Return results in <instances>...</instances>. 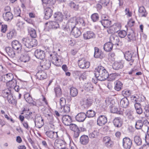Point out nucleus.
Returning <instances> with one entry per match:
<instances>
[{
  "instance_id": "nucleus-63",
  "label": "nucleus",
  "mask_w": 149,
  "mask_h": 149,
  "mask_svg": "<svg viewBox=\"0 0 149 149\" xmlns=\"http://www.w3.org/2000/svg\"><path fill=\"white\" fill-rule=\"evenodd\" d=\"M43 3V6L45 7L46 6H49L52 5V3L50 0H42Z\"/></svg>"
},
{
  "instance_id": "nucleus-44",
  "label": "nucleus",
  "mask_w": 149,
  "mask_h": 149,
  "mask_svg": "<svg viewBox=\"0 0 149 149\" xmlns=\"http://www.w3.org/2000/svg\"><path fill=\"white\" fill-rule=\"evenodd\" d=\"M144 123H145L142 122L141 120H137L136 122L135 125L136 128L137 130L141 129L142 128L143 124Z\"/></svg>"
},
{
  "instance_id": "nucleus-4",
  "label": "nucleus",
  "mask_w": 149,
  "mask_h": 149,
  "mask_svg": "<svg viewBox=\"0 0 149 149\" xmlns=\"http://www.w3.org/2000/svg\"><path fill=\"white\" fill-rule=\"evenodd\" d=\"M76 25V18L74 17L71 18L68 21L65 26H63V30L67 31H70L74 28H75Z\"/></svg>"
},
{
  "instance_id": "nucleus-17",
  "label": "nucleus",
  "mask_w": 149,
  "mask_h": 149,
  "mask_svg": "<svg viewBox=\"0 0 149 149\" xmlns=\"http://www.w3.org/2000/svg\"><path fill=\"white\" fill-rule=\"evenodd\" d=\"M86 117V114L84 112L78 113L75 117L76 120L79 122H82L85 120Z\"/></svg>"
},
{
  "instance_id": "nucleus-39",
  "label": "nucleus",
  "mask_w": 149,
  "mask_h": 149,
  "mask_svg": "<svg viewBox=\"0 0 149 149\" xmlns=\"http://www.w3.org/2000/svg\"><path fill=\"white\" fill-rule=\"evenodd\" d=\"M23 113H22V114L25 113V117L26 118L29 119L32 118V113L29 111V109L28 110L26 109L25 108L23 110Z\"/></svg>"
},
{
  "instance_id": "nucleus-57",
  "label": "nucleus",
  "mask_w": 149,
  "mask_h": 149,
  "mask_svg": "<svg viewBox=\"0 0 149 149\" xmlns=\"http://www.w3.org/2000/svg\"><path fill=\"white\" fill-rule=\"evenodd\" d=\"M16 26L19 29H23L25 27V23L22 21H19L17 23Z\"/></svg>"
},
{
  "instance_id": "nucleus-42",
  "label": "nucleus",
  "mask_w": 149,
  "mask_h": 149,
  "mask_svg": "<svg viewBox=\"0 0 149 149\" xmlns=\"http://www.w3.org/2000/svg\"><path fill=\"white\" fill-rule=\"evenodd\" d=\"M25 99L26 102L29 103H32L33 100L32 97L29 93H26L24 95Z\"/></svg>"
},
{
  "instance_id": "nucleus-43",
  "label": "nucleus",
  "mask_w": 149,
  "mask_h": 149,
  "mask_svg": "<svg viewBox=\"0 0 149 149\" xmlns=\"http://www.w3.org/2000/svg\"><path fill=\"white\" fill-rule=\"evenodd\" d=\"M49 23V27H52V29H56L59 26V24L58 22L54 21L50 22ZM48 24L47 23L46 24Z\"/></svg>"
},
{
  "instance_id": "nucleus-31",
  "label": "nucleus",
  "mask_w": 149,
  "mask_h": 149,
  "mask_svg": "<svg viewBox=\"0 0 149 149\" xmlns=\"http://www.w3.org/2000/svg\"><path fill=\"white\" fill-rule=\"evenodd\" d=\"M54 17L55 20L59 22H61L63 19V15L61 12H58L55 13Z\"/></svg>"
},
{
  "instance_id": "nucleus-32",
  "label": "nucleus",
  "mask_w": 149,
  "mask_h": 149,
  "mask_svg": "<svg viewBox=\"0 0 149 149\" xmlns=\"http://www.w3.org/2000/svg\"><path fill=\"white\" fill-rule=\"evenodd\" d=\"M70 111V107L67 105L61 106V108L60 109V112L61 115H63L64 113H67Z\"/></svg>"
},
{
  "instance_id": "nucleus-22",
  "label": "nucleus",
  "mask_w": 149,
  "mask_h": 149,
  "mask_svg": "<svg viewBox=\"0 0 149 149\" xmlns=\"http://www.w3.org/2000/svg\"><path fill=\"white\" fill-rule=\"evenodd\" d=\"M123 61H121L120 62H115L113 64V68L114 69L118 70L123 67Z\"/></svg>"
},
{
  "instance_id": "nucleus-18",
  "label": "nucleus",
  "mask_w": 149,
  "mask_h": 149,
  "mask_svg": "<svg viewBox=\"0 0 149 149\" xmlns=\"http://www.w3.org/2000/svg\"><path fill=\"white\" fill-rule=\"evenodd\" d=\"M110 42L114 45L119 46L120 45L119 39L118 37L115 35H111L110 37Z\"/></svg>"
},
{
  "instance_id": "nucleus-64",
  "label": "nucleus",
  "mask_w": 149,
  "mask_h": 149,
  "mask_svg": "<svg viewBox=\"0 0 149 149\" xmlns=\"http://www.w3.org/2000/svg\"><path fill=\"white\" fill-rule=\"evenodd\" d=\"M122 94L123 96L125 97H127L131 95V93L130 90H125L122 92Z\"/></svg>"
},
{
  "instance_id": "nucleus-29",
  "label": "nucleus",
  "mask_w": 149,
  "mask_h": 149,
  "mask_svg": "<svg viewBox=\"0 0 149 149\" xmlns=\"http://www.w3.org/2000/svg\"><path fill=\"white\" fill-rule=\"evenodd\" d=\"M115 89L117 91L121 90L123 88V84L120 81L117 80L115 82Z\"/></svg>"
},
{
  "instance_id": "nucleus-11",
  "label": "nucleus",
  "mask_w": 149,
  "mask_h": 149,
  "mask_svg": "<svg viewBox=\"0 0 149 149\" xmlns=\"http://www.w3.org/2000/svg\"><path fill=\"white\" fill-rule=\"evenodd\" d=\"M58 132L52 131H47L45 132V134L49 138L54 140L58 137Z\"/></svg>"
},
{
  "instance_id": "nucleus-46",
  "label": "nucleus",
  "mask_w": 149,
  "mask_h": 149,
  "mask_svg": "<svg viewBox=\"0 0 149 149\" xmlns=\"http://www.w3.org/2000/svg\"><path fill=\"white\" fill-rule=\"evenodd\" d=\"M101 23L104 27L108 28L110 25L111 21L109 19L106 20H101Z\"/></svg>"
},
{
  "instance_id": "nucleus-9",
  "label": "nucleus",
  "mask_w": 149,
  "mask_h": 149,
  "mask_svg": "<svg viewBox=\"0 0 149 149\" xmlns=\"http://www.w3.org/2000/svg\"><path fill=\"white\" fill-rule=\"evenodd\" d=\"M11 45L13 48L17 51L18 53L20 52L22 49V45L18 41L16 40H14L12 42Z\"/></svg>"
},
{
  "instance_id": "nucleus-41",
  "label": "nucleus",
  "mask_w": 149,
  "mask_h": 149,
  "mask_svg": "<svg viewBox=\"0 0 149 149\" xmlns=\"http://www.w3.org/2000/svg\"><path fill=\"white\" fill-rule=\"evenodd\" d=\"M127 36L130 41L131 40H136L135 33L132 30H131L130 32L127 33Z\"/></svg>"
},
{
  "instance_id": "nucleus-35",
  "label": "nucleus",
  "mask_w": 149,
  "mask_h": 149,
  "mask_svg": "<svg viewBox=\"0 0 149 149\" xmlns=\"http://www.w3.org/2000/svg\"><path fill=\"white\" fill-rule=\"evenodd\" d=\"M120 105L123 107L126 108L129 104V102L128 99L124 97L121 99L120 102Z\"/></svg>"
},
{
  "instance_id": "nucleus-13",
  "label": "nucleus",
  "mask_w": 149,
  "mask_h": 149,
  "mask_svg": "<svg viewBox=\"0 0 149 149\" xmlns=\"http://www.w3.org/2000/svg\"><path fill=\"white\" fill-rule=\"evenodd\" d=\"M34 122L35 126L39 128H41L44 125L43 120L41 116L36 118Z\"/></svg>"
},
{
  "instance_id": "nucleus-23",
  "label": "nucleus",
  "mask_w": 149,
  "mask_h": 149,
  "mask_svg": "<svg viewBox=\"0 0 149 149\" xmlns=\"http://www.w3.org/2000/svg\"><path fill=\"white\" fill-rule=\"evenodd\" d=\"M3 17L5 21L10 22L13 18V15L10 12H6L3 14Z\"/></svg>"
},
{
  "instance_id": "nucleus-2",
  "label": "nucleus",
  "mask_w": 149,
  "mask_h": 149,
  "mask_svg": "<svg viewBox=\"0 0 149 149\" xmlns=\"http://www.w3.org/2000/svg\"><path fill=\"white\" fill-rule=\"evenodd\" d=\"M50 58L52 63L54 65L57 66L61 65L62 58L57 53L54 52L50 54Z\"/></svg>"
},
{
  "instance_id": "nucleus-20",
  "label": "nucleus",
  "mask_w": 149,
  "mask_h": 149,
  "mask_svg": "<svg viewBox=\"0 0 149 149\" xmlns=\"http://www.w3.org/2000/svg\"><path fill=\"white\" fill-rule=\"evenodd\" d=\"M113 123L115 127L118 128L120 127L123 124L122 120L120 117L116 118L113 120Z\"/></svg>"
},
{
  "instance_id": "nucleus-55",
  "label": "nucleus",
  "mask_w": 149,
  "mask_h": 149,
  "mask_svg": "<svg viewBox=\"0 0 149 149\" xmlns=\"http://www.w3.org/2000/svg\"><path fill=\"white\" fill-rule=\"evenodd\" d=\"M93 86L90 83L86 84L84 85V89L87 91H92L93 89Z\"/></svg>"
},
{
  "instance_id": "nucleus-28",
  "label": "nucleus",
  "mask_w": 149,
  "mask_h": 149,
  "mask_svg": "<svg viewBox=\"0 0 149 149\" xmlns=\"http://www.w3.org/2000/svg\"><path fill=\"white\" fill-rule=\"evenodd\" d=\"M72 34L75 38L79 37L81 34V32L80 30L77 27L74 28L71 30Z\"/></svg>"
},
{
  "instance_id": "nucleus-1",
  "label": "nucleus",
  "mask_w": 149,
  "mask_h": 149,
  "mask_svg": "<svg viewBox=\"0 0 149 149\" xmlns=\"http://www.w3.org/2000/svg\"><path fill=\"white\" fill-rule=\"evenodd\" d=\"M94 74L96 79L100 81L106 80L109 77L108 72L104 67L101 66L98 67Z\"/></svg>"
},
{
  "instance_id": "nucleus-56",
  "label": "nucleus",
  "mask_w": 149,
  "mask_h": 149,
  "mask_svg": "<svg viewBox=\"0 0 149 149\" xmlns=\"http://www.w3.org/2000/svg\"><path fill=\"white\" fill-rule=\"evenodd\" d=\"M69 6L72 8L74 10H78L79 8V6L78 4H76L75 3L71 2L69 3Z\"/></svg>"
},
{
  "instance_id": "nucleus-48",
  "label": "nucleus",
  "mask_w": 149,
  "mask_h": 149,
  "mask_svg": "<svg viewBox=\"0 0 149 149\" xmlns=\"http://www.w3.org/2000/svg\"><path fill=\"white\" fill-rule=\"evenodd\" d=\"M28 31L31 37L35 38L36 36V31L34 29L29 28L28 29Z\"/></svg>"
},
{
  "instance_id": "nucleus-33",
  "label": "nucleus",
  "mask_w": 149,
  "mask_h": 149,
  "mask_svg": "<svg viewBox=\"0 0 149 149\" xmlns=\"http://www.w3.org/2000/svg\"><path fill=\"white\" fill-rule=\"evenodd\" d=\"M134 107L137 113L141 114L143 112L140 104L139 102H136L134 104Z\"/></svg>"
},
{
  "instance_id": "nucleus-47",
  "label": "nucleus",
  "mask_w": 149,
  "mask_h": 149,
  "mask_svg": "<svg viewBox=\"0 0 149 149\" xmlns=\"http://www.w3.org/2000/svg\"><path fill=\"white\" fill-rule=\"evenodd\" d=\"M78 93V90L76 88L73 87L71 88L70 94L73 97L76 96Z\"/></svg>"
},
{
  "instance_id": "nucleus-10",
  "label": "nucleus",
  "mask_w": 149,
  "mask_h": 149,
  "mask_svg": "<svg viewBox=\"0 0 149 149\" xmlns=\"http://www.w3.org/2000/svg\"><path fill=\"white\" fill-rule=\"evenodd\" d=\"M35 56L38 59L42 60L45 57V53L44 51L40 49H37L34 52Z\"/></svg>"
},
{
  "instance_id": "nucleus-8",
  "label": "nucleus",
  "mask_w": 149,
  "mask_h": 149,
  "mask_svg": "<svg viewBox=\"0 0 149 149\" xmlns=\"http://www.w3.org/2000/svg\"><path fill=\"white\" fill-rule=\"evenodd\" d=\"M132 145V140L128 137H125L123 139V146L125 149H130Z\"/></svg>"
},
{
  "instance_id": "nucleus-6",
  "label": "nucleus",
  "mask_w": 149,
  "mask_h": 149,
  "mask_svg": "<svg viewBox=\"0 0 149 149\" xmlns=\"http://www.w3.org/2000/svg\"><path fill=\"white\" fill-rule=\"evenodd\" d=\"M121 26L120 24H114L112 26L108 29L107 32L109 34H114L118 32L121 29Z\"/></svg>"
},
{
  "instance_id": "nucleus-49",
  "label": "nucleus",
  "mask_w": 149,
  "mask_h": 149,
  "mask_svg": "<svg viewBox=\"0 0 149 149\" xmlns=\"http://www.w3.org/2000/svg\"><path fill=\"white\" fill-rule=\"evenodd\" d=\"M6 98H7L8 100L9 103H11L13 104H16V103L15 100H13V96L11 94V93H10L9 94L7 95V97Z\"/></svg>"
},
{
  "instance_id": "nucleus-59",
  "label": "nucleus",
  "mask_w": 149,
  "mask_h": 149,
  "mask_svg": "<svg viewBox=\"0 0 149 149\" xmlns=\"http://www.w3.org/2000/svg\"><path fill=\"white\" fill-rule=\"evenodd\" d=\"M118 74L116 73H112L109 75V78L110 81H113L116 79L118 76Z\"/></svg>"
},
{
  "instance_id": "nucleus-38",
  "label": "nucleus",
  "mask_w": 149,
  "mask_h": 149,
  "mask_svg": "<svg viewBox=\"0 0 149 149\" xmlns=\"http://www.w3.org/2000/svg\"><path fill=\"white\" fill-rule=\"evenodd\" d=\"M51 65V63L48 61H45L44 63H41V67L43 70L48 69Z\"/></svg>"
},
{
  "instance_id": "nucleus-34",
  "label": "nucleus",
  "mask_w": 149,
  "mask_h": 149,
  "mask_svg": "<svg viewBox=\"0 0 149 149\" xmlns=\"http://www.w3.org/2000/svg\"><path fill=\"white\" fill-rule=\"evenodd\" d=\"M4 79V82H7L13 79V74L11 73H8L4 75L3 76Z\"/></svg>"
},
{
  "instance_id": "nucleus-30",
  "label": "nucleus",
  "mask_w": 149,
  "mask_h": 149,
  "mask_svg": "<svg viewBox=\"0 0 149 149\" xmlns=\"http://www.w3.org/2000/svg\"><path fill=\"white\" fill-rule=\"evenodd\" d=\"M80 142L83 145H86L89 142V138L88 136L82 135L80 138Z\"/></svg>"
},
{
  "instance_id": "nucleus-27",
  "label": "nucleus",
  "mask_w": 149,
  "mask_h": 149,
  "mask_svg": "<svg viewBox=\"0 0 149 149\" xmlns=\"http://www.w3.org/2000/svg\"><path fill=\"white\" fill-rule=\"evenodd\" d=\"M113 44L111 42L106 43L104 45V49L106 52H110L111 51L113 48Z\"/></svg>"
},
{
  "instance_id": "nucleus-54",
  "label": "nucleus",
  "mask_w": 149,
  "mask_h": 149,
  "mask_svg": "<svg viewBox=\"0 0 149 149\" xmlns=\"http://www.w3.org/2000/svg\"><path fill=\"white\" fill-rule=\"evenodd\" d=\"M91 18L94 22L97 21L99 19V16L97 13H94L91 16Z\"/></svg>"
},
{
  "instance_id": "nucleus-61",
  "label": "nucleus",
  "mask_w": 149,
  "mask_h": 149,
  "mask_svg": "<svg viewBox=\"0 0 149 149\" xmlns=\"http://www.w3.org/2000/svg\"><path fill=\"white\" fill-rule=\"evenodd\" d=\"M54 91L56 97L60 96L61 95L62 92L60 88L58 87L55 88H54Z\"/></svg>"
},
{
  "instance_id": "nucleus-50",
  "label": "nucleus",
  "mask_w": 149,
  "mask_h": 149,
  "mask_svg": "<svg viewBox=\"0 0 149 149\" xmlns=\"http://www.w3.org/2000/svg\"><path fill=\"white\" fill-rule=\"evenodd\" d=\"M98 134L99 133L97 130H94L89 134V136L91 139L95 138L97 137Z\"/></svg>"
},
{
  "instance_id": "nucleus-60",
  "label": "nucleus",
  "mask_w": 149,
  "mask_h": 149,
  "mask_svg": "<svg viewBox=\"0 0 149 149\" xmlns=\"http://www.w3.org/2000/svg\"><path fill=\"white\" fill-rule=\"evenodd\" d=\"M59 145L60 146H63V147H65V143L63 140L60 139H56L55 141V143Z\"/></svg>"
},
{
  "instance_id": "nucleus-36",
  "label": "nucleus",
  "mask_w": 149,
  "mask_h": 149,
  "mask_svg": "<svg viewBox=\"0 0 149 149\" xmlns=\"http://www.w3.org/2000/svg\"><path fill=\"white\" fill-rule=\"evenodd\" d=\"M17 85L16 80L13 79L9 81L6 83V85L10 88H14Z\"/></svg>"
},
{
  "instance_id": "nucleus-21",
  "label": "nucleus",
  "mask_w": 149,
  "mask_h": 149,
  "mask_svg": "<svg viewBox=\"0 0 149 149\" xmlns=\"http://www.w3.org/2000/svg\"><path fill=\"white\" fill-rule=\"evenodd\" d=\"M83 105L85 108H88L92 105L93 100L89 98H84L83 101Z\"/></svg>"
},
{
  "instance_id": "nucleus-62",
  "label": "nucleus",
  "mask_w": 149,
  "mask_h": 149,
  "mask_svg": "<svg viewBox=\"0 0 149 149\" xmlns=\"http://www.w3.org/2000/svg\"><path fill=\"white\" fill-rule=\"evenodd\" d=\"M118 35L121 38H124L127 35L126 31L124 30L119 31L118 32Z\"/></svg>"
},
{
  "instance_id": "nucleus-12",
  "label": "nucleus",
  "mask_w": 149,
  "mask_h": 149,
  "mask_svg": "<svg viewBox=\"0 0 149 149\" xmlns=\"http://www.w3.org/2000/svg\"><path fill=\"white\" fill-rule=\"evenodd\" d=\"M107 122V117L104 115H101L98 118L97 122L98 125L102 126L105 125Z\"/></svg>"
},
{
  "instance_id": "nucleus-19",
  "label": "nucleus",
  "mask_w": 149,
  "mask_h": 149,
  "mask_svg": "<svg viewBox=\"0 0 149 149\" xmlns=\"http://www.w3.org/2000/svg\"><path fill=\"white\" fill-rule=\"evenodd\" d=\"M63 122L66 126H69L71 122V117L68 115L63 116L62 118Z\"/></svg>"
},
{
  "instance_id": "nucleus-52",
  "label": "nucleus",
  "mask_w": 149,
  "mask_h": 149,
  "mask_svg": "<svg viewBox=\"0 0 149 149\" xmlns=\"http://www.w3.org/2000/svg\"><path fill=\"white\" fill-rule=\"evenodd\" d=\"M85 24L83 18H76V24H78L80 26H85Z\"/></svg>"
},
{
  "instance_id": "nucleus-37",
  "label": "nucleus",
  "mask_w": 149,
  "mask_h": 149,
  "mask_svg": "<svg viewBox=\"0 0 149 149\" xmlns=\"http://www.w3.org/2000/svg\"><path fill=\"white\" fill-rule=\"evenodd\" d=\"M139 12L141 17H146L147 15V13L143 6L139 7Z\"/></svg>"
},
{
  "instance_id": "nucleus-58",
  "label": "nucleus",
  "mask_w": 149,
  "mask_h": 149,
  "mask_svg": "<svg viewBox=\"0 0 149 149\" xmlns=\"http://www.w3.org/2000/svg\"><path fill=\"white\" fill-rule=\"evenodd\" d=\"M14 15L15 17L20 16L21 13V10L18 7L14 8Z\"/></svg>"
},
{
  "instance_id": "nucleus-16",
  "label": "nucleus",
  "mask_w": 149,
  "mask_h": 149,
  "mask_svg": "<svg viewBox=\"0 0 149 149\" xmlns=\"http://www.w3.org/2000/svg\"><path fill=\"white\" fill-rule=\"evenodd\" d=\"M103 141L105 146L109 148L112 147L113 144V142L111 140L110 137L106 136L104 137Z\"/></svg>"
},
{
  "instance_id": "nucleus-24",
  "label": "nucleus",
  "mask_w": 149,
  "mask_h": 149,
  "mask_svg": "<svg viewBox=\"0 0 149 149\" xmlns=\"http://www.w3.org/2000/svg\"><path fill=\"white\" fill-rule=\"evenodd\" d=\"M5 50L6 52L9 56L12 58H14L15 57V53L13 48L8 47H6Z\"/></svg>"
},
{
  "instance_id": "nucleus-40",
  "label": "nucleus",
  "mask_w": 149,
  "mask_h": 149,
  "mask_svg": "<svg viewBox=\"0 0 149 149\" xmlns=\"http://www.w3.org/2000/svg\"><path fill=\"white\" fill-rule=\"evenodd\" d=\"M30 59V57L28 54L22 55L19 58V60L21 62L24 63L29 61Z\"/></svg>"
},
{
  "instance_id": "nucleus-7",
  "label": "nucleus",
  "mask_w": 149,
  "mask_h": 149,
  "mask_svg": "<svg viewBox=\"0 0 149 149\" xmlns=\"http://www.w3.org/2000/svg\"><path fill=\"white\" fill-rule=\"evenodd\" d=\"M78 63L79 67L82 69L87 68L90 66V62L87 61L84 58H79Z\"/></svg>"
},
{
  "instance_id": "nucleus-25",
  "label": "nucleus",
  "mask_w": 149,
  "mask_h": 149,
  "mask_svg": "<svg viewBox=\"0 0 149 149\" xmlns=\"http://www.w3.org/2000/svg\"><path fill=\"white\" fill-rule=\"evenodd\" d=\"M37 78L38 79L41 80L46 78L47 74L43 71H39L36 74Z\"/></svg>"
},
{
  "instance_id": "nucleus-14",
  "label": "nucleus",
  "mask_w": 149,
  "mask_h": 149,
  "mask_svg": "<svg viewBox=\"0 0 149 149\" xmlns=\"http://www.w3.org/2000/svg\"><path fill=\"white\" fill-rule=\"evenodd\" d=\"M84 38V40H88L95 37V34L94 32L91 31L85 32L83 34Z\"/></svg>"
},
{
  "instance_id": "nucleus-53",
  "label": "nucleus",
  "mask_w": 149,
  "mask_h": 149,
  "mask_svg": "<svg viewBox=\"0 0 149 149\" xmlns=\"http://www.w3.org/2000/svg\"><path fill=\"white\" fill-rule=\"evenodd\" d=\"M134 141L135 143L138 146H140L141 144L142 141L139 136H135L134 138Z\"/></svg>"
},
{
  "instance_id": "nucleus-26",
  "label": "nucleus",
  "mask_w": 149,
  "mask_h": 149,
  "mask_svg": "<svg viewBox=\"0 0 149 149\" xmlns=\"http://www.w3.org/2000/svg\"><path fill=\"white\" fill-rule=\"evenodd\" d=\"M95 52L94 56L96 58H101L103 57L104 54L102 52L99 50V49L96 47L94 48Z\"/></svg>"
},
{
  "instance_id": "nucleus-15",
  "label": "nucleus",
  "mask_w": 149,
  "mask_h": 149,
  "mask_svg": "<svg viewBox=\"0 0 149 149\" xmlns=\"http://www.w3.org/2000/svg\"><path fill=\"white\" fill-rule=\"evenodd\" d=\"M44 12V18L47 19H49L53 14V10L50 7H47L45 9Z\"/></svg>"
},
{
  "instance_id": "nucleus-51",
  "label": "nucleus",
  "mask_w": 149,
  "mask_h": 149,
  "mask_svg": "<svg viewBox=\"0 0 149 149\" xmlns=\"http://www.w3.org/2000/svg\"><path fill=\"white\" fill-rule=\"evenodd\" d=\"M95 112L92 110H88L86 112V117L88 118L93 117L95 116Z\"/></svg>"
},
{
  "instance_id": "nucleus-3",
  "label": "nucleus",
  "mask_w": 149,
  "mask_h": 149,
  "mask_svg": "<svg viewBox=\"0 0 149 149\" xmlns=\"http://www.w3.org/2000/svg\"><path fill=\"white\" fill-rule=\"evenodd\" d=\"M36 40L35 39H30L28 38L22 39V43L26 47L31 49L37 45Z\"/></svg>"
},
{
  "instance_id": "nucleus-5",
  "label": "nucleus",
  "mask_w": 149,
  "mask_h": 149,
  "mask_svg": "<svg viewBox=\"0 0 149 149\" xmlns=\"http://www.w3.org/2000/svg\"><path fill=\"white\" fill-rule=\"evenodd\" d=\"M124 56L126 60L129 61H130L129 64L130 65H132L133 63L134 58H136V54L132 51L126 52L124 54Z\"/></svg>"
},
{
  "instance_id": "nucleus-45",
  "label": "nucleus",
  "mask_w": 149,
  "mask_h": 149,
  "mask_svg": "<svg viewBox=\"0 0 149 149\" xmlns=\"http://www.w3.org/2000/svg\"><path fill=\"white\" fill-rule=\"evenodd\" d=\"M16 34V32L14 29L12 30L9 33L7 34V37L8 38L10 39L15 37Z\"/></svg>"
}]
</instances>
